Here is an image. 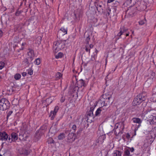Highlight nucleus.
<instances>
[{
    "label": "nucleus",
    "mask_w": 156,
    "mask_h": 156,
    "mask_svg": "<svg viewBox=\"0 0 156 156\" xmlns=\"http://www.w3.org/2000/svg\"><path fill=\"white\" fill-rule=\"evenodd\" d=\"M112 98L111 94L107 93L103 94L100 98L101 102V105L104 106H107L111 102V99Z\"/></svg>",
    "instance_id": "f257e3e1"
},
{
    "label": "nucleus",
    "mask_w": 156,
    "mask_h": 156,
    "mask_svg": "<svg viewBox=\"0 0 156 156\" xmlns=\"http://www.w3.org/2000/svg\"><path fill=\"white\" fill-rule=\"evenodd\" d=\"M146 98V97L143 94H140L134 98L133 103V105H137L140 104L142 101H144Z\"/></svg>",
    "instance_id": "f03ea898"
},
{
    "label": "nucleus",
    "mask_w": 156,
    "mask_h": 156,
    "mask_svg": "<svg viewBox=\"0 0 156 156\" xmlns=\"http://www.w3.org/2000/svg\"><path fill=\"white\" fill-rule=\"evenodd\" d=\"M9 103L8 100L5 98H2L0 100V110H5L9 108Z\"/></svg>",
    "instance_id": "7ed1b4c3"
},
{
    "label": "nucleus",
    "mask_w": 156,
    "mask_h": 156,
    "mask_svg": "<svg viewBox=\"0 0 156 156\" xmlns=\"http://www.w3.org/2000/svg\"><path fill=\"white\" fill-rule=\"evenodd\" d=\"M65 47V44L63 42L61 41H57L55 42L53 44V47L55 50V52L63 49Z\"/></svg>",
    "instance_id": "20e7f679"
},
{
    "label": "nucleus",
    "mask_w": 156,
    "mask_h": 156,
    "mask_svg": "<svg viewBox=\"0 0 156 156\" xmlns=\"http://www.w3.org/2000/svg\"><path fill=\"white\" fill-rule=\"evenodd\" d=\"M137 10L136 5L135 6H130L126 12V15L129 17H133Z\"/></svg>",
    "instance_id": "39448f33"
},
{
    "label": "nucleus",
    "mask_w": 156,
    "mask_h": 156,
    "mask_svg": "<svg viewBox=\"0 0 156 156\" xmlns=\"http://www.w3.org/2000/svg\"><path fill=\"white\" fill-rule=\"evenodd\" d=\"M95 4L97 10L99 12L103 10V7L105 6V2L104 1L101 0H97Z\"/></svg>",
    "instance_id": "423d86ee"
},
{
    "label": "nucleus",
    "mask_w": 156,
    "mask_h": 156,
    "mask_svg": "<svg viewBox=\"0 0 156 156\" xmlns=\"http://www.w3.org/2000/svg\"><path fill=\"white\" fill-rule=\"evenodd\" d=\"M11 138L10 137H9L8 138V141L10 143L16 141L18 138L17 133L15 132H12L11 133Z\"/></svg>",
    "instance_id": "0eeeda50"
},
{
    "label": "nucleus",
    "mask_w": 156,
    "mask_h": 156,
    "mask_svg": "<svg viewBox=\"0 0 156 156\" xmlns=\"http://www.w3.org/2000/svg\"><path fill=\"white\" fill-rule=\"evenodd\" d=\"M8 134L5 132H0V140L5 141L8 139Z\"/></svg>",
    "instance_id": "6e6552de"
},
{
    "label": "nucleus",
    "mask_w": 156,
    "mask_h": 156,
    "mask_svg": "<svg viewBox=\"0 0 156 156\" xmlns=\"http://www.w3.org/2000/svg\"><path fill=\"white\" fill-rule=\"evenodd\" d=\"M59 109V107L58 106H56L55 107L54 111H51L49 116H51L52 115L51 117V120H52L54 119Z\"/></svg>",
    "instance_id": "1a4fd4ad"
},
{
    "label": "nucleus",
    "mask_w": 156,
    "mask_h": 156,
    "mask_svg": "<svg viewBox=\"0 0 156 156\" xmlns=\"http://www.w3.org/2000/svg\"><path fill=\"white\" fill-rule=\"evenodd\" d=\"M75 138L76 135L74 133H69L67 136V141L69 143L72 142L75 140Z\"/></svg>",
    "instance_id": "9d476101"
},
{
    "label": "nucleus",
    "mask_w": 156,
    "mask_h": 156,
    "mask_svg": "<svg viewBox=\"0 0 156 156\" xmlns=\"http://www.w3.org/2000/svg\"><path fill=\"white\" fill-rule=\"evenodd\" d=\"M147 121L151 124L156 125V116L151 115Z\"/></svg>",
    "instance_id": "9b49d317"
},
{
    "label": "nucleus",
    "mask_w": 156,
    "mask_h": 156,
    "mask_svg": "<svg viewBox=\"0 0 156 156\" xmlns=\"http://www.w3.org/2000/svg\"><path fill=\"white\" fill-rule=\"evenodd\" d=\"M29 51L27 52V55L28 57V58H30V60L31 61L33 59L34 57V51L31 49L28 50Z\"/></svg>",
    "instance_id": "f8f14e48"
},
{
    "label": "nucleus",
    "mask_w": 156,
    "mask_h": 156,
    "mask_svg": "<svg viewBox=\"0 0 156 156\" xmlns=\"http://www.w3.org/2000/svg\"><path fill=\"white\" fill-rule=\"evenodd\" d=\"M132 120L134 123L138 124V125L137 127V129L141 126V124L142 123V121L140 118H133L132 119Z\"/></svg>",
    "instance_id": "ddd939ff"
},
{
    "label": "nucleus",
    "mask_w": 156,
    "mask_h": 156,
    "mask_svg": "<svg viewBox=\"0 0 156 156\" xmlns=\"http://www.w3.org/2000/svg\"><path fill=\"white\" fill-rule=\"evenodd\" d=\"M67 30H68L67 27H62L58 31V33H61V32H62L63 34H62V36H63L65 34H67Z\"/></svg>",
    "instance_id": "4468645a"
},
{
    "label": "nucleus",
    "mask_w": 156,
    "mask_h": 156,
    "mask_svg": "<svg viewBox=\"0 0 156 156\" xmlns=\"http://www.w3.org/2000/svg\"><path fill=\"white\" fill-rule=\"evenodd\" d=\"M77 84L79 87H85L86 86V84L85 82L82 79H81L77 82Z\"/></svg>",
    "instance_id": "2eb2a0df"
},
{
    "label": "nucleus",
    "mask_w": 156,
    "mask_h": 156,
    "mask_svg": "<svg viewBox=\"0 0 156 156\" xmlns=\"http://www.w3.org/2000/svg\"><path fill=\"white\" fill-rule=\"evenodd\" d=\"M93 47V45L92 44L86 45L85 46V50L87 52H88L89 53H90V50Z\"/></svg>",
    "instance_id": "dca6fc26"
},
{
    "label": "nucleus",
    "mask_w": 156,
    "mask_h": 156,
    "mask_svg": "<svg viewBox=\"0 0 156 156\" xmlns=\"http://www.w3.org/2000/svg\"><path fill=\"white\" fill-rule=\"evenodd\" d=\"M126 30L127 29L123 27L121 28L120 32H119L118 34V36H120L122 34L125 35V32H126Z\"/></svg>",
    "instance_id": "f3484780"
},
{
    "label": "nucleus",
    "mask_w": 156,
    "mask_h": 156,
    "mask_svg": "<svg viewBox=\"0 0 156 156\" xmlns=\"http://www.w3.org/2000/svg\"><path fill=\"white\" fill-rule=\"evenodd\" d=\"M122 153L119 151H114L112 154V156H121Z\"/></svg>",
    "instance_id": "a211bd4d"
},
{
    "label": "nucleus",
    "mask_w": 156,
    "mask_h": 156,
    "mask_svg": "<svg viewBox=\"0 0 156 156\" xmlns=\"http://www.w3.org/2000/svg\"><path fill=\"white\" fill-rule=\"evenodd\" d=\"M65 137V133H61L58 136V139L60 140H62Z\"/></svg>",
    "instance_id": "6ab92c4d"
},
{
    "label": "nucleus",
    "mask_w": 156,
    "mask_h": 156,
    "mask_svg": "<svg viewBox=\"0 0 156 156\" xmlns=\"http://www.w3.org/2000/svg\"><path fill=\"white\" fill-rule=\"evenodd\" d=\"M139 0H127V2L128 3H133V4H136V2L139 3Z\"/></svg>",
    "instance_id": "aec40b11"
},
{
    "label": "nucleus",
    "mask_w": 156,
    "mask_h": 156,
    "mask_svg": "<svg viewBox=\"0 0 156 156\" xmlns=\"http://www.w3.org/2000/svg\"><path fill=\"white\" fill-rule=\"evenodd\" d=\"M41 138V136L39 132H36L35 135V139L36 141H37Z\"/></svg>",
    "instance_id": "412c9836"
},
{
    "label": "nucleus",
    "mask_w": 156,
    "mask_h": 156,
    "mask_svg": "<svg viewBox=\"0 0 156 156\" xmlns=\"http://www.w3.org/2000/svg\"><path fill=\"white\" fill-rule=\"evenodd\" d=\"M130 154V153L129 150L127 149H125L123 156H129Z\"/></svg>",
    "instance_id": "4be33fe9"
},
{
    "label": "nucleus",
    "mask_w": 156,
    "mask_h": 156,
    "mask_svg": "<svg viewBox=\"0 0 156 156\" xmlns=\"http://www.w3.org/2000/svg\"><path fill=\"white\" fill-rule=\"evenodd\" d=\"M101 107H100V108L101 109V111L102 112L104 113L108 109V107H106V106H104L102 105Z\"/></svg>",
    "instance_id": "5701e85b"
},
{
    "label": "nucleus",
    "mask_w": 156,
    "mask_h": 156,
    "mask_svg": "<svg viewBox=\"0 0 156 156\" xmlns=\"http://www.w3.org/2000/svg\"><path fill=\"white\" fill-rule=\"evenodd\" d=\"M21 77V75L20 74L17 73L14 75V78L16 80H18L20 79Z\"/></svg>",
    "instance_id": "b1692460"
},
{
    "label": "nucleus",
    "mask_w": 156,
    "mask_h": 156,
    "mask_svg": "<svg viewBox=\"0 0 156 156\" xmlns=\"http://www.w3.org/2000/svg\"><path fill=\"white\" fill-rule=\"evenodd\" d=\"M30 153V151L27 150H25L23 151V152L22 153H20V154H23L24 155H27L29 154Z\"/></svg>",
    "instance_id": "393cba45"
},
{
    "label": "nucleus",
    "mask_w": 156,
    "mask_h": 156,
    "mask_svg": "<svg viewBox=\"0 0 156 156\" xmlns=\"http://www.w3.org/2000/svg\"><path fill=\"white\" fill-rule=\"evenodd\" d=\"M29 62L28 59L27 58H25L23 62V64H24L25 66H27L28 65Z\"/></svg>",
    "instance_id": "a878e982"
},
{
    "label": "nucleus",
    "mask_w": 156,
    "mask_h": 156,
    "mask_svg": "<svg viewBox=\"0 0 156 156\" xmlns=\"http://www.w3.org/2000/svg\"><path fill=\"white\" fill-rule=\"evenodd\" d=\"M101 112H102L101 111V109H100L99 108L97 109V111H96L95 115L96 116L99 115Z\"/></svg>",
    "instance_id": "bb28decb"
},
{
    "label": "nucleus",
    "mask_w": 156,
    "mask_h": 156,
    "mask_svg": "<svg viewBox=\"0 0 156 156\" xmlns=\"http://www.w3.org/2000/svg\"><path fill=\"white\" fill-rule=\"evenodd\" d=\"M62 76V74L60 72L57 73L55 75V77L57 79H59Z\"/></svg>",
    "instance_id": "cd10ccee"
},
{
    "label": "nucleus",
    "mask_w": 156,
    "mask_h": 156,
    "mask_svg": "<svg viewBox=\"0 0 156 156\" xmlns=\"http://www.w3.org/2000/svg\"><path fill=\"white\" fill-rule=\"evenodd\" d=\"M146 22V20L144 18V20H141L139 22V25H144Z\"/></svg>",
    "instance_id": "c85d7f7f"
},
{
    "label": "nucleus",
    "mask_w": 156,
    "mask_h": 156,
    "mask_svg": "<svg viewBox=\"0 0 156 156\" xmlns=\"http://www.w3.org/2000/svg\"><path fill=\"white\" fill-rule=\"evenodd\" d=\"M63 56V54L61 52H59L55 56V58L58 59L59 58H61Z\"/></svg>",
    "instance_id": "c756f323"
},
{
    "label": "nucleus",
    "mask_w": 156,
    "mask_h": 156,
    "mask_svg": "<svg viewBox=\"0 0 156 156\" xmlns=\"http://www.w3.org/2000/svg\"><path fill=\"white\" fill-rule=\"evenodd\" d=\"M35 64L37 65H39L41 63V59L40 58H37L34 61Z\"/></svg>",
    "instance_id": "7c9ffc66"
},
{
    "label": "nucleus",
    "mask_w": 156,
    "mask_h": 156,
    "mask_svg": "<svg viewBox=\"0 0 156 156\" xmlns=\"http://www.w3.org/2000/svg\"><path fill=\"white\" fill-rule=\"evenodd\" d=\"M5 63L2 62H0V69H2L5 66Z\"/></svg>",
    "instance_id": "2f4dec72"
},
{
    "label": "nucleus",
    "mask_w": 156,
    "mask_h": 156,
    "mask_svg": "<svg viewBox=\"0 0 156 156\" xmlns=\"http://www.w3.org/2000/svg\"><path fill=\"white\" fill-rule=\"evenodd\" d=\"M27 73L28 74L31 75L33 74V71L31 69H29L27 70Z\"/></svg>",
    "instance_id": "473e14b6"
},
{
    "label": "nucleus",
    "mask_w": 156,
    "mask_h": 156,
    "mask_svg": "<svg viewBox=\"0 0 156 156\" xmlns=\"http://www.w3.org/2000/svg\"><path fill=\"white\" fill-rule=\"evenodd\" d=\"M46 101L48 104H49L52 102V100L50 98H47L46 100Z\"/></svg>",
    "instance_id": "72a5a7b5"
},
{
    "label": "nucleus",
    "mask_w": 156,
    "mask_h": 156,
    "mask_svg": "<svg viewBox=\"0 0 156 156\" xmlns=\"http://www.w3.org/2000/svg\"><path fill=\"white\" fill-rule=\"evenodd\" d=\"M94 108H90V115L92 116V115H93V111L94 110Z\"/></svg>",
    "instance_id": "f704fd0d"
},
{
    "label": "nucleus",
    "mask_w": 156,
    "mask_h": 156,
    "mask_svg": "<svg viewBox=\"0 0 156 156\" xmlns=\"http://www.w3.org/2000/svg\"><path fill=\"white\" fill-rule=\"evenodd\" d=\"M76 125L74 124L73 125L72 129L74 131V132H75L76 130Z\"/></svg>",
    "instance_id": "c9c22d12"
},
{
    "label": "nucleus",
    "mask_w": 156,
    "mask_h": 156,
    "mask_svg": "<svg viewBox=\"0 0 156 156\" xmlns=\"http://www.w3.org/2000/svg\"><path fill=\"white\" fill-rule=\"evenodd\" d=\"M90 39V37L89 36L87 37L86 39V44H88L89 43V41Z\"/></svg>",
    "instance_id": "e433bc0d"
},
{
    "label": "nucleus",
    "mask_w": 156,
    "mask_h": 156,
    "mask_svg": "<svg viewBox=\"0 0 156 156\" xmlns=\"http://www.w3.org/2000/svg\"><path fill=\"white\" fill-rule=\"evenodd\" d=\"M118 127H119V123H116L115 125L114 130H119Z\"/></svg>",
    "instance_id": "4c0bfd02"
},
{
    "label": "nucleus",
    "mask_w": 156,
    "mask_h": 156,
    "mask_svg": "<svg viewBox=\"0 0 156 156\" xmlns=\"http://www.w3.org/2000/svg\"><path fill=\"white\" fill-rule=\"evenodd\" d=\"M12 111H9L7 115V117H8L9 116H10L12 114Z\"/></svg>",
    "instance_id": "58836bf2"
},
{
    "label": "nucleus",
    "mask_w": 156,
    "mask_h": 156,
    "mask_svg": "<svg viewBox=\"0 0 156 156\" xmlns=\"http://www.w3.org/2000/svg\"><path fill=\"white\" fill-rule=\"evenodd\" d=\"M151 75L152 76V79H153L155 76V73L154 72L152 71L151 73Z\"/></svg>",
    "instance_id": "ea45409f"
},
{
    "label": "nucleus",
    "mask_w": 156,
    "mask_h": 156,
    "mask_svg": "<svg viewBox=\"0 0 156 156\" xmlns=\"http://www.w3.org/2000/svg\"><path fill=\"white\" fill-rule=\"evenodd\" d=\"M107 14H108V15L109 16L110 15L111 12V10L109 8H108L107 9Z\"/></svg>",
    "instance_id": "a19ab883"
},
{
    "label": "nucleus",
    "mask_w": 156,
    "mask_h": 156,
    "mask_svg": "<svg viewBox=\"0 0 156 156\" xmlns=\"http://www.w3.org/2000/svg\"><path fill=\"white\" fill-rule=\"evenodd\" d=\"M65 98L64 97H62L60 100V101L62 103L64 102L65 100Z\"/></svg>",
    "instance_id": "79ce46f5"
},
{
    "label": "nucleus",
    "mask_w": 156,
    "mask_h": 156,
    "mask_svg": "<svg viewBox=\"0 0 156 156\" xmlns=\"http://www.w3.org/2000/svg\"><path fill=\"white\" fill-rule=\"evenodd\" d=\"M114 130V133H115V135H118L119 133V132H118L117 131V130Z\"/></svg>",
    "instance_id": "37998d69"
},
{
    "label": "nucleus",
    "mask_w": 156,
    "mask_h": 156,
    "mask_svg": "<svg viewBox=\"0 0 156 156\" xmlns=\"http://www.w3.org/2000/svg\"><path fill=\"white\" fill-rule=\"evenodd\" d=\"M126 137L128 139H129L130 137V135L129 133H127L126 135Z\"/></svg>",
    "instance_id": "c03bdc74"
},
{
    "label": "nucleus",
    "mask_w": 156,
    "mask_h": 156,
    "mask_svg": "<svg viewBox=\"0 0 156 156\" xmlns=\"http://www.w3.org/2000/svg\"><path fill=\"white\" fill-rule=\"evenodd\" d=\"M82 130H83L82 129V128H80L78 129V130L77 131V133L78 134L80 133L82 131Z\"/></svg>",
    "instance_id": "a18cd8bd"
},
{
    "label": "nucleus",
    "mask_w": 156,
    "mask_h": 156,
    "mask_svg": "<svg viewBox=\"0 0 156 156\" xmlns=\"http://www.w3.org/2000/svg\"><path fill=\"white\" fill-rule=\"evenodd\" d=\"M130 151L131 152H133L134 151V149L133 147L129 148Z\"/></svg>",
    "instance_id": "49530a36"
},
{
    "label": "nucleus",
    "mask_w": 156,
    "mask_h": 156,
    "mask_svg": "<svg viewBox=\"0 0 156 156\" xmlns=\"http://www.w3.org/2000/svg\"><path fill=\"white\" fill-rule=\"evenodd\" d=\"M149 81H150L149 80H147V81H146L145 82L144 85L145 86H147V84L149 83Z\"/></svg>",
    "instance_id": "de8ad7c7"
},
{
    "label": "nucleus",
    "mask_w": 156,
    "mask_h": 156,
    "mask_svg": "<svg viewBox=\"0 0 156 156\" xmlns=\"http://www.w3.org/2000/svg\"><path fill=\"white\" fill-rule=\"evenodd\" d=\"M22 75L23 76H25L27 75V73L26 72H23L22 73Z\"/></svg>",
    "instance_id": "09e8293b"
},
{
    "label": "nucleus",
    "mask_w": 156,
    "mask_h": 156,
    "mask_svg": "<svg viewBox=\"0 0 156 156\" xmlns=\"http://www.w3.org/2000/svg\"><path fill=\"white\" fill-rule=\"evenodd\" d=\"M153 102H156V97H153Z\"/></svg>",
    "instance_id": "8fccbe9b"
},
{
    "label": "nucleus",
    "mask_w": 156,
    "mask_h": 156,
    "mask_svg": "<svg viewBox=\"0 0 156 156\" xmlns=\"http://www.w3.org/2000/svg\"><path fill=\"white\" fill-rule=\"evenodd\" d=\"M3 32L2 31L0 30V38L1 37L2 35Z\"/></svg>",
    "instance_id": "3c124183"
},
{
    "label": "nucleus",
    "mask_w": 156,
    "mask_h": 156,
    "mask_svg": "<svg viewBox=\"0 0 156 156\" xmlns=\"http://www.w3.org/2000/svg\"><path fill=\"white\" fill-rule=\"evenodd\" d=\"M115 0H108V3H110L113 2Z\"/></svg>",
    "instance_id": "603ef678"
},
{
    "label": "nucleus",
    "mask_w": 156,
    "mask_h": 156,
    "mask_svg": "<svg viewBox=\"0 0 156 156\" xmlns=\"http://www.w3.org/2000/svg\"><path fill=\"white\" fill-rule=\"evenodd\" d=\"M98 50L96 48L95 49V52L96 53V55H97L98 53Z\"/></svg>",
    "instance_id": "864d4df0"
},
{
    "label": "nucleus",
    "mask_w": 156,
    "mask_h": 156,
    "mask_svg": "<svg viewBox=\"0 0 156 156\" xmlns=\"http://www.w3.org/2000/svg\"><path fill=\"white\" fill-rule=\"evenodd\" d=\"M138 129H137V128H136V129H135V130H134V131H135L134 135H136V130H137Z\"/></svg>",
    "instance_id": "5fc2aeb1"
},
{
    "label": "nucleus",
    "mask_w": 156,
    "mask_h": 156,
    "mask_svg": "<svg viewBox=\"0 0 156 156\" xmlns=\"http://www.w3.org/2000/svg\"><path fill=\"white\" fill-rule=\"evenodd\" d=\"M152 130H153V131H154V130H155L156 131L155 133H156V127H154V128H153L152 129Z\"/></svg>",
    "instance_id": "6e6d98bb"
},
{
    "label": "nucleus",
    "mask_w": 156,
    "mask_h": 156,
    "mask_svg": "<svg viewBox=\"0 0 156 156\" xmlns=\"http://www.w3.org/2000/svg\"><path fill=\"white\" fill-rule=\"evenodd\" d=\"M104 137H105V136H103V135H102V136H100V138H104Z\"/></svg>",
    "instance_id": "4d7b16f0"
},
{
    "label": "nucleus",
    "mask_w": 156,
    "mask_h": 156,
    "mask_svg": "<svg viewBox=\"0 0 156 156\" xmlns=\"http://www.w3.org/2000/svg\"><path fill=\"white\" fill-rule=\"evenodd\" d=\"M26 44V43H22V46H24V45H25Z\"/></svg>",
    "instance_id": "13d9d810"
},
{
    "label": "nucleus",
    "mask_w": 156,
    "mask_h": 156,
    "mask_svg": "<svg viewBox=\"0 0 156 156\" xmlns=\"http://www.w3.org/2000/svg\"><path fill=\"white\" fill-rule=\"evenodd\" d=\"M126 35V36H129V34L128 33H125V35Z\"/></svg>",
    "instance_id": "bf43d9fd"
},
{
    "label": "nucleus",
    "mask_w": 156,
    "mask_h": 156,
    "mask_svg": "<svg viewBox=\"0 0 156 156\" xmlns=\"http://www.w3.org/2000/svg\"><path fill=\"white\" fill-rule=\"evenodd\" d=\"M54 142V140H53L52 141V143H53V142Z\"/></svg>",
    "instance_id": "052dcab7"
},
{
    "label": "nucleus",
    "mask_w": 156,
    "mask_h": 156,
    "mask_svg": "<svg viewBox=\"0 0 156 156\" xmlns=\"http://www.w3.org/2000/svg\"><path fill=\"white\" fill-rule=\"evenodd\" d=\"M151 83H150L149 85H148V87H149L150 86Z\"/></svg>",
    "instance_id": "680f3d73"
},
{
    "label": "nucleus",
    "mask_w": 156,
    "mask_h": 156,
    "mask_svg": "<svg viewBox=\"0 0 156 156\" xmlns=\"http://www.w3.org/2000/svg\"><path fill=\"white\" fill-rule=\"evenodd\" d=\"M24 1H25V2H26V1L27 0H23Z\"/></svg>",
    "instance_id": "e2e57ef3"
},
{
    "label": "nucleus",
    "mask_w": 156,
    "mask_h": 156,
    "mask_svg": "<svg viewBox=\"0 0 156 156\" xmlns=\"http://www.w3.org/2000/svg\"><path fill=\"white\" fill-rule=\"evenodd\" d=\"M112 102H113V101H112V102H111V103H112Z\"/></svg>",
    "instance_id": "0e129e2a"
},
{
    "label": "nucleus",
    "mask_w": 156,
    "mask_h": 156,
    "mask_svg": "<svg viewBox=\"0 0 156 156\" xmlns=\"http://www.w3.org/2000/svg\"><path fill=\"white\" fill-rule=\"evenodd\" d=\"M0 156H2V155L0 154Z\"/></svg>",
    "instance_id": "69168bd1"
}]
</instances>
